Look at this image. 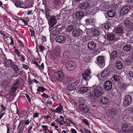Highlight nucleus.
I'll return each instance as SVG.
<instances>
[{"label": "nucleus", "instance_id": "nucleus-1", "mask_svg": "<svg viewBox=\"0 0 133 133\" xmlns=\"http://www.w3.org/2000/svg\"><path fill=\"white\" fill-rule=\"evenodd\" d=\"M90 71L89 70L86 71L82 74V77L84 80H83L81 82V84L83 86L86 85L88 84L87 81L89 80L91 78L90 75Z\"/></svg>", "mask_w": 133, "mask_h": 133}, {"label": "nucleus", "instance_id": "nucleus-2", "mask_svg": "<svg viewBox=\"0 0 133 133\" xmlns=\"http://www.w3.org/2000/svg\"><path fill=\"white\" fill-rule=\"evenodd\" d=\"M93 95L94 96L97 97H99L103 94L101 88L99 86L93 85L92 87Z\"/></svg>", "mask_w": 133, "mask_h": 133}, {"label": "nucleus", "instance_id": "nucleus-3", "mask_svg": "<svg viewBox=\"0 0 133 133\" xmlns=\"http://www.w3.org/2000/svg\"><path fill=\"white\" fill-rule=\"evenodd\" d=\"M64 76V74L61 71H57L54 74V77L55 79L59 82H60L63 79Z\"/></svg>", "mask_w": 133, "mask_h": 133}, {"label": "nucleus", "instance_id": "nucleus-4", "mask_svg": "<svg viewBox=\"0 0 133 133\" xmlns=\"http://www.w3.org/2000/svg\"><path fill=\"white\" fill-rule=\"evenodd\" d=\"M75 63L74 62L70 61H67L65 64L66 68L69 71L73 70L75 68Z\"/></svg>", "mask_w": 133, "mask_h": 133}, {"label": "nucleus", "instance_id": "nucleus-5", "mask_svg": "<svg viewBox=\"0 0 133 133\" xmlns=\"http://www.w3.org/2000/svg\"><path fill=\"white\" fill-rule=\"evenodd\" d=\"M48 23L49 25V30L50 31L52 29L53 27L57 23V20L54 17H51L48 21Z\"/></svg>", "mask_w": 133, "mask_h": 133}, {"label": "nucleus", "instance_id": "nucleus-6", "mask_svg": "<svg viewBox=\"0 0 133 133\" xmlns=\"http://www.w3.org/2000/svg\"><path fill=\"white\" fill-rule=\"evenodd\" d=\"M65 37L63 35H59L57 36L55 38L56 42L61 43H64L66 41Z\"/></svg>", "mask_w": 133, "mask_h": 133}, {"label": "nucleus", "instance_id": "nucleus-7", "mask_svg": "<svg viewBox=\"0 0 133 133\" xmlns=\"http://www.w3.org/2000/svg\"><path fill=\"white\" fill-rule=\"evenodd\" d=\"M105 58L103 56H98L97 59V62L98 64L100 67H102L105 65Z\"/></svg>", "mask_w": 133, "mask_h": 133}, {"label": "nucleus", "instance_id": "nucleus-8", "mask_svg": "<svg viewBox=\"0 0 133 133\" xmlns=\"http://www.w3.org/2000/svg\"><path fill=\"white\" fill-rule=\"evenodd\" d=\"M83 33V31L80 29H74L72 32V35L74 37H79Z\"/></svg>", "mask_w": 133, "mask_h": 133}, {"label": "nucleus", "instance_id": "nucleus-9", "mask_svg": "<svg viewBox=\"0 0 133 133\" xmlns=\"http://www.w3.org/2000/svg\"><path fill=\"white\" fill-rule=\"evenodd\" d=\"M79 83L78 81H76L72 83L69 84L67 86V88L70 90H74L76 87Z\"/></svg>", "mask_w": 133, "mask_h": 133}, {"label": "nucleus", "instance_id": "nucleus-10", "mask_svg": "<svg viewBox=\"0 0 133 133\" xmlns=\"http://www.w3.org/2000/svg\"><path fill=\"white\" fill-rule=\"evenodd\" d=\"M132 101L131 97L130 95H127L125 96L124 101V103L125 106L129 105Z\"/></svg>", "mask_w": 133, "mask_h": 133}, {"label": "nucleus", "instance_id": "nucleus-11", "mask_svg": "<svg viewBox=\"0 0 133 133\" xmlns=\"http://www.w3.org/2000/svg\"><path fill=\"white\" fill-rule=\"evenodd\" d=\"M112 88V84L110 81H107L104 83V88L106 91L110 90Z\"/></svg>", "mask_w": 133, "mask_h": 133}, {"label": "nucleus", "instance_id": "nucleus-12", "mask_svg": "<svg viewBox=\"0 0 133 133\" xmlns=\"http://www.w3.org/2000/svg\"><path fill=\"white\" fill-rule=\"evenodd\" d=\"M123 23L124 25L131 29H133V24L132 23L129 19L126 18L124 21Z\"/></svg>", "mask_w": 133, "mask_h": 133}, {"label": "nucleus", "instance_id": "nucleus-13", "mask_svg": "<svg viewBox=\"0 0 133 133\" xmlns=\"http://www.w3.org/2000/svg\"><path fill=\"white\" fill-rule=\"evenodd\" d=\"M79 109L83 112L87 113L88 112L89 109L84 104H81L78 106Z\"/></svg>", "mask_w": 133, "mask_h": 133}, {"label": "nucleus", "instance_id": "nucleus-14", "mask_svg": "<svg viewBox=\"0 0 133 133\" xmlns=\"http://www.w3.org/2000/svg\"><path fill=\"white\" fill-rule=\"evenodd\" d=\"M131 129V126L128 124H124L122 127V130L125 132H130Z\"/></svg>", "mask_w": 133, "mask_h": 133}, {"label": "nucleus", "instance_id": "nucleus-15", "mask_svg": "<svg viewBox=\"0 0 133 133\" xmlns=\"http://www.w3.org/2000/svg\"><path fill=\"white\" fill-rule=\"evenodd\" d=\"M89 4L87 2L80 3L78 5L79 8L82 10H85L89 8Z\"/></svg>", "mask_w": 133, "mask_h": 133}, {"label": "nucleus", "instance_id": "nucleus-16", "mask_svg": "<svg viewBox=\"0 0 133 133\" xmlns=\"http://www.w3.org/2000/svg\"><path fill=\"white\" fill-rule=\"evenodd\" d=\"M130 9L129 7L125 6L122 8L120 11V14L122 15H123L127 14Z\"/></svg>", "mask_w": 133, "mask_h": 133}, {"label": "nucleus", "instance_id": "nucleus-17", "mask_svg": "<svg viewBox=\"0 0 133 133\" xmlns=\"http://www.w3.org/2000/svg\"><path fill=\"white\" fill-rule=\"evenodd\" d=\"M96 45L93 42L91 41L88 43V47L89 50H94L96 48Z\"/></svg>", "mask_w": 133, "mask_h": 133}, {"label": "nucleus", "instance_id": "nucleus-18", "mask_svg": "<svg viewBox=\"0 0 133 133\" xmlns=\"http://www.w3.org/2000/svg\"><path fill=\"white\" fill-rule=\"evenodd\" d=\"M100 101L103 104L106 105L109 102V100L107 98L102 97L100 98Z\"/></svg>", "mask_w": 133, "mask_h": 133}, {"label": "nucleus", "instance_id": "nucleus-19", "mask_svg": "<svg viewBox=\"0 0 133 133\" xmlns=\"http://www.w3.org/2000/svg\"><path fill=\"white\" fill-rule=\"evenodd\" d=\"M32 63L35 64V66L38 68L40 70L44 68V64L43 63H42L41 66L39 65L36 61H34L32 62Z\"/></svg>", "mask_w": 133, "mask_h": 133}, {"label": "nucleus", "instance_id": "nucleus-20", "mask_svg": "<svg viewBox=\"0 0 133 133\" xmlns=\"http://www.w3.org/2000/svg\"><path fill=\"white\" fill-rule=\"evenodd\" d=\"M15 5L17 7L22 8L24 6V4L22 1H17L15 3Z\"/></svg>", "mask_w": 133, "mask_h": 133}, {"label": "nucleus", "instance_id": "nucleus-21", "mask_svg": "<svg viewBox=\"0 0 133 133\" xmlns=\"http://www.w3.org/2000/svg\"><path fill=\"white\" fill-rule=\"evenodd\" d=\"M88 91V88L87 87H82L79 90V92L81 94L85 93Z\"/></svg>", "mask_w": 133, "mask_h": 133}, {"label": "nucleus", "instance_id": "nucleus-22", "mask_svg": "<svg viewBox=\"0 0 133 133\" xmlns=\"http://www.w3.org/2000/svg\"><path fill=\"white\" fill-rule=\"evenodd\" d=\"M116 67L118 70L122 69L123 66L122 63L120 61H117L115 64Z\"/></svg>", "mask_w": 133, "mask_h": 133}, {"label": "nucleus", "instance_id": "nucleus-23", "mask_svg": "<svg viewBox=\"0 0 133 133\" xmlns=\"http://www.w3.org/2000/svg\"><path fill=\"white\" fill-rule=\"evenodd\" d=\"M116 13L115 11L113 10H110L108 12V16L110 18L114 17Z\"/></svg>", "mask_w": 133, "mask_h": 133}, {"label": "nucleus", "instance_id": "nucleus-24", "mask_svg": "<svg viewBox=\"0 0 133 133\" xmlns=\"http://www.w3.org/2000/svg\"><path fill=\"white\" fill-rule=\"evenodd\" d=\"M2 63L4 64V66H10V64L11 63V60H7L6 58L3 59L2 61Z\"/></svg>", "mask_w": 133, "mask_h": 133}, {"label": "nucleus", "instance_id": "nucleus-25", "mask_svg": "<svg viewBox=\"0 0 133 133\" xmlns=\"http://www.w3.org/2000/svg\"><path fill=\"white\" fill-rule=\"evenodd\" d=\"M115 33L117 35L121 34L123 32V29L122 28L120 27H118L115 31Z\"/></svg>", "mask_w": 133, "mask_h": 133}, {"label": "nucleus", "instance_id": "nucleus-26", "mask_svg": "<svg viewBox=\"0 0 133 133\" xmlns=\"http://www.w3.org/2000/svg\"><path fill=\"white\" fill-rule=\"evenodd\" d=\"M101 32H102V31L100 30L95 29L92 30L91 33L94 36H97L99 35Z\"/></svg>", "mask_w": 133, "mask_h": 133}, {"label": "nucleus", "instance_id": "nucleus-27", "mask_svg": "<svg viewBox=\"0 0 133 133\" xmlns=\"http://www.w3.org/2000/svg\"><path fill=\"white\" fill-rule=\"evenodd\" d=\"M58 25L54 27V28L55 29L53 31L52 33L54 35H57L59 34V29L58 28Z\"/></svg>", "mask_w": 133, "mask_h": 133}, {"label": "nucleus", "instance_id": "nucleus-28", "mask_svg": "<svg viewBox=\"0 0 133 133\" xmlns=\"http://www.w3.org/2000/svg\"><path fill=\"white\" fill-rule=\"evenodd\" d=\"M83 13L82 12H77L76 14V18L77 19L82 18L83 17Z\"/></svg>", "mask_w": 133, "mask_h": 133}, {"label": "nucleus", "instance_id": "nucleus-29", "mask_svg": "<svg viewBox=\"0 0 133 133\" xmlns=\"http://www.w3.org/2000/svg\"><path fill=\"white\" fill-rule=\"evenodd\" d=\"M109 70H106L103 71L101 74V77H107L109 74Z\"/></svg>", "mask_w": 133, "mask_h": 133}, {"label": "nucleus", "instance_id": "nucleus-30", "mask_svg": "<svg viewBox=\"0 0 133 133\" xmlns=\"http://www.w3.org/2000/svg\"><path fill=\"white\" fill-rule=\"evenodd\" d=\"M107 38L108 40L110 41H112L114 39L115 36L113 34L111 33L108 34Z\"/></svg>", "mask_w": 133, "mask_h": 133}, {"label": "nucleus", "instance_id": "nucleus-31", "mask_svg": "<svg viewBox=\"0 0 133 133\" xmlns=\"http://www.w3.org/2000/svg\"><path fill=\"white\" fill-rule=\"evenodd\" d=\"M131 47L129 45H127L124 46L123 48V50L126 52H128L131 50Z\"/></svg>", "mask_w": 133, "mask_h": 133}, {"label": "nucleus", "instance_id": "nucleus-32", "mask_svg": "<svg viewBox=\"0 0 133 133\" xmlns=\"http://www.w3.org/2000/svg\"><path fill=\"white\" fill-rule=\"evenodd\" d=\"M117 51H114L112 52L110 55L111 58H112L114 59L117 56Z\"/></svg>", "mask_w": 133, "mask_h": 133}, {"label": "nucleus", "instance_id": "nucleus-33", "mask_svg": "<svg viewBox=\"0 0 133 133\" xmlns=\"http://www.w3.org/2000/svg\"><path fill=\"white\" fill-rule=\"evenodd\" d=\"M74 29V27L71 25H70L67 27L66 29V31L67 32H71Z\"/></svg>", "mask_w": 133, "mask_h": 133}, {"label": "nucleus", "instance_id": "nucleus-34", "mask_svg": "<svg viewBox=\"0 0 133 133\" xmlns=\"http://www.w3.org/2000/svg\"><path fill=\"white\" fill-rule=\"evenodd\" d=\"M94 21L95 19H87L85 20V22L86 23L88 24H91L93 22H94Z\"/></svg>", "mask_w": 133, "mask_h": 133}, {"label": "nucleus", "instance_id": "nucleus-35", "mask_svg": "<svg viewBox=\"0 0 133 133\" xmlns=\"http://www.w3.org/2000/svg\"><path fill=\"white\" fill-rule=\"evenodd\" d=\"M114 80L117 82H118L119 81L120 78V77L117 75H114L112 77Z\"/></svg>", "mask_w": 133, "mask_h": 133}, {"label": "nucleus", "instance_id": "nucleus-36", "mask_svg": "<svg viewBox=\"0 0 133 133\" xmlns=\"http://www.w3.org/2000/svg\"><path fill=\"white\" fill-rule=\"evenodd\" d=\"M24 127L23 126L20 127L19 128L18 127L17 129H18L17 133H23V132Z\"/></svg>", "mask_w": 133, "mask_h": 133}, {"label": "nucleus", "instance_id": "nucleus-37", "mask_svg": "<svg viewBox=\"0 0 133 133\" xmlns=\"http://www.w3.org/2000/svg\"><path fill=\"white\" fill-rule=\"evenodd\" d=\"M111 24V23L109 22H107L104 25V28L106 29H108Z\"/></svg>", "mask_w": 133, "mask_h": 133}, {"label": "nucleus", "instance_id": "nucleus-38", "mask_svg": "<svg viewBox=\"0 0 133 133\" xmlns=\"http://www.w3.org/2000/svg\"><path fill=\"white\" fill-rule=\"evenodd\" d=\"M46 90L45 88H44L42 87H39L37 89V91L38 92H43Z\"/></svg>", "mask_w": 133, "mask_h": 133}, {"label": "nucleus", "instance_id": "nucleus-39", "mask_svg": "<svg viewBox=\"0 0 133 133\" xmlns=\"http://www.w3.org/2000/svg\"><path fill=\"white\" fill-rule=\"evenodd\" d=\"M63 109V107L61 106H60V107H57V108H56L55 110V112L58 113H59L61 111V110Z\"/></svg>", "mask_w": 133, "mask_h": 133}, {"label": "nucleus", "instance_id": "nucleus-40", "mask_svg": "<svg viewBox=\"0 0 133 133\" xmlns=\"http://www.w3.org/2000/svg\"><path fill=\"white\" fill-rule=\"evenodd\" d=\"M63 57L65 58H68L69 56V53L68 52L65 51L63 54Z\"/></svg>", "mask_w": 133, "mask_h": 133}, {"label": "nucleus", "instance_id": "nucleus-41", "mask_svg": "<svg viewBox=\"0 0 133 133\" xmlns=\"http://www.w3.org/2000/svg\"><path fill=\"white\" fill-rule=\"evenodd\" d=\"M52 55L53 57L56 58L57 57L58 54L57 51H54L52 52Z\"/></svg>", "mask_w": 133, "mask_h": 133}, {"label": "nucleus", "instance_id": "nucleus-42", "mask_svg": "<svg viewBox=\"0 0 133 133\" xmlns=\"http://www.w3.org/2000/svg\"><path fill=\"white\" fill-rule=\"evenodd\" d=\"M41 126L42 128L45 131H47L48 129V127L47 125H42Z\"/></svg>", "mask_w": 133, "mask_h": 133}, {"label": "nucleus", "instance_id": "nucleus-43", "mask_svg": "<svg viewBox=\"0 0 133 133\" xmlns=\"http://www.w3.org/2000/svg\"><path fill=\"white\" fill-rule=\"evenodd\" d=\"M82 121L84 123L86 124L88 126L89 125V123L87 119H83L82 120Z\"/></svg>", "mask_w": 133, "mask_h": 133}, {"label": "nucleus", "instance_id": "nucleus-44", "mask_svg": "<svg viewBox=\"0 0 133 133\" xmlns=\"http://www.w3.org/2000/svg\"><path fill=\"white\" fill-rule=\"evenodd\" d=\"M38 47L40 51H43L44 49V47L42 45H39Z\"/></svg>", "mask_w": 133, "mask_h": 133}, {"label": "nucleus", "instance_id": "nucleus-45", "mask_svg": "<svg viewBox=\"0 0 133 133\" xmlns=\"http://www.w3.org/2000/svg\"><path fill=\"white\" fill-rule=\"evenodd\" d=\"M29 30L31 32V36H32L34 35L35 33V32L33 30L32 28H30L29 29Z\"/></svg>", "mask_w": 133, "mask_h": 133}, {"label": "nucleus", "instance_id": "nucleus-46", "mask_svg": "<svg viewBox=\"0 0 133 133\" xmlns=\"http://www.w3.org/2000/svg\"><path fill=\"white\" fill-rule=\"evenodd\" d=\"M85 38L86 41H89L91 39V37L89 35L85 36Z\"/></svg>", "mask_w": 133, "mask_h": 133}, {"label": "nucleus", "instance_id": "nucleus-47", "mask_svg": "<svg viewBox=\"0 0 133 133\" xmlns=\"http://www.w3.org/2000/svg\"><path fill=\"white\" fill-rule=\"evenodd\" d=\"M50 95L51 96V98L52 99H53V100L54 101H55V99L54 98V97L55 96V95L53 93H51L50 94Z\"/></svg>", "mask_w": 133, "mask_h": 133}, {"label": "nucleus", "instance_id": "nucleus-48", "mask_svg": "<svg viewBox=\"0 0 133 133\" xmlns=\"http://www.w3.org/2000/svg\"><path fill=\"white\" fill-rule=\"evenodd\" d=\"M25 123L24 121L23 120L21 121L19 123L18 126V128H19L21 125H23Z\"/></svg>", "mask_w": 133, "mask_h": 133}, {"label": "nucleus", "instance_id": "nucleus-49", "mask_svg": "<svg viewBox=\"0 0 133 133\" xmlns=\"http://www.w3.org/2000/svg\"><path fill=\"white\" fill-rule=\"evenodd\" d=\"M18 86V83L16 82L15 83L13 87V89L16 90Z\"/></svg>", "mask_w": 133, "mask_h": 133}, {"label": "nucleus", "instance_id": "nucleus-50", "mask_svg": "<svg viewBox=\"0 0 133 133\" xmlns=\"http://www.w3.org/2000/svg\"><path fill=\"white\" fill-rule=\"evenodd\" d=\"M55 121L58 122L61 126L63 125V124L62 123L60 122V121L59 119L57 118L55 120Z\"/></svg>", "mask_w": 133, "mask_h": 133}, {"label": "nucleus", "instance_id": "nucleus-51", "mask_svg": "<svg viewBox=\"0 0 133 133\" xmlns=\"http://www.w3.org/2000/svg\"><path fill=\"white\" fill-rule=\"evenodd\" d=\"M42 96L43 97H45L46 98H49V97L48 95L46 93H44L42 94Z\"/></svg>", "mask_w": 133, "mask_h": 133}, {"label": "nucleus", "instance_id": "nucleus-52", "mask_svg": "<svg viewBox=\"0 0 133 133\" xmlns=\"http://www.w3.org/2000/svg\"><path fill=\"white\" fill-rule=\"evenodd\" d=\"M18 43L21 45L23 47H24V45L23 44L22 42L21 41L19 40L18 41Z\"/></svg>", "mask_w": 133, "mask_h": 133}, {"label": "nucleus", "instance_id": "nucleus-53", "mask_svg": "<svg viewBox=\"0 0 133 133\" xmlns=\"http://www.w3.org/2000/svg\"><path fill=\"white\" fill-rule=\"evenodd\" d=\"M71 131L72 133H77L76 130L75 129L71 128Z\"/></svg>", "mask_w": 133, "mask_h": 133}, {"label": "nucleus", "instance_id": "nucleus-54", "mask_svg": "<svg viewBox=\"0 0 133 133\" xmlns=\"http://www.w3.org/2000/svg\"><path fill=\"white\" fill-rule=\"evenodd\" d=\"M1 108L2 109V110L1 111H2V112L3 111H5L6 110V108L5 107L3 104H2L1 105Z\"/></svg>", "mask_w": 133, "mask_h": 133}, {"label": "nucleus", "instance_id": "nucleus-55", "mask_svg": "<svg viewBox=\"0 0 133 133\" xmlns=\"http://www.w3.org/2000/svg\"><path fill=\"white\" fill-rule=\"evenodd\" d=\"M20 56L21 57V61L23 62H24L25 60L24 57L22 55H21Z\"/></svg>", "mask_w": 133, "mask_h": 133}, {"label": "nucleus", "instance_id": "nucleus-56", "mask_svg": "<svg viewBox=\"0 0 133 133\" xmlns=\"http://www.w3.org/2000/svg\"><path fill=\"white\" fill-rule=\"evenodd\" d=\"M54 3L56 4H58L60 3V0H56L54 1Z\"/></svg>", "mask_w": 133, "mask_h": 133}, {"label": "nucleus", "instance_id": "nucleus-57", "mask_svg": "<svg viewBox=\"0 0 133 133\" xmlns=\"http://www.w3.org/2000/svg\"><path fill=\"white\" fill-rule=\"evenodd\" d=\"M42 39L43 41L46 42V37L45 36H43L42 37Z\"/></svg>", "mask_w": 133, "mask_h": 133}, {"label": "nucleus", "instance_id": "nucleus-58", "mask_svg": "<svg viewBox=\"0 0 133 133\" xmlns=\"http://www.w3.org/2000/svg\"><path fill=\"white\" fill-rule=\"evenodd\" d=\"M22 66L23 68H24L26 70H27L28 69L29 67L27 65L24 64H23L22 65Z\"/></svg>", "mask_w": 133, "mask_h": 133}, {"label": "nucleus", "instance_id": "nucleus-59", "mask_svg": "<svg viewBox=\"0 0 133 133\" xmlns=\"http://www.w3.org/2000/svg\"><path fill=\"white\" fill-rule=\"evenodd\" d=\"M84 131L86 133H92L90 131L85 129H84Z\"/></svg>", "mask_w": 133, "mask_h": 133}, {"label": "nucleus", "instance_id": "nucleus-60", "mask_svg": "<svg viewBox=\"0 0 133 133\" xmlns=\"http://www.w3.org/2000/svg\"><path fill=\"white\" fill-rule=\"evenodd\" d=\"M39 114L38 113L36 112L33 115V116L34 118L37 117L38 116Z\"/></svg>", "mask_w": 133, "mask_h": 133}, {"label": "nucleus", "instance_id": "nucleus-61", "mask_svg": "<svg viewBox=\"0 0 133 133\" xmlns=\"http://www.w3.org/2000/svg\"><path fill=\"white\" fill-rule=\"evenodd\" d=\"M4 114L3 113H2V111H0V119L2 118Z\"/></svg>", "mask_w": 133, "mask_h": 133}, {"label": "nucleus", "instance_id": "nucleus-62", "mask_svg": "<svg viewBox=\"0 0 133 133\" xmlns=\"http://www.w3.org/2000/svg\"><path fill=\"white\" fill-rule=\"evenodd\" d=\"M30 123V122L29 120L28 119L25 121V125H28Z\"/></svg>", "mask_w": 133, "mask_h": 133}, {"label": "nucleus", "instance_id": "nucleus-63", "mask_svg": "<svg viewBox=\"0 0 133 133\" xmlns=\"http://www.w3.org/2000/svg\"><path fill=\"white\" fill-rule=\"evenodd\" d=\"M14 52L16 54L20 53V51L18 50L17 49H16L15 50Z\"/></svg>", "mask_w": 133, "mask_h": 133}, {"label": "nucleus", "instance_id": "nucleus-64", "mask_svg": "<svg viewBox=\"0 0 133 133\" xmlns=\"http://www.w3.org/2000/svg\"><path fill=\"white\" fill-rule=\"evenodd\" d=\"M129 76L131 77H133V72L130 71L129 72Z\"/></svg>", "mask_w": 133, "mask_h": 133}]
</instances>
